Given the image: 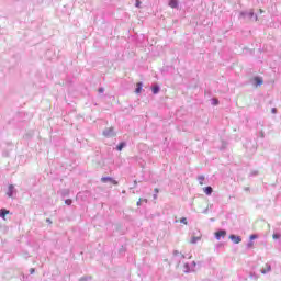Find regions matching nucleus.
<instances>
[{
  "instance_id": "obj_4",
  "label": "nucleus",
  "mask_w": 281,
  "mask_h": 281,
  "mask_svg": "<svg viewBox=\"0 0 281 281\" xmlns=\"http://www.w3.org/2000/svg\"><path fill=\"white\" fill-rule=\"evenodd\" d=\"M226 236H227V231H217V232H215L216 240H220V238H225Z\"/></svg>"
},
{
  "instance_id": "obj_15",
  "label": "nucleus",
  "mask_w": 281,
  "mask_h": 281,
  "mask_svg": "<svg viewBox=\"0 0 281 281\" xmlns=\"http://www.w3.org/2000/svg\"><path fill=\"white\" fill-rule=\"evenodd\" d=\"M124 146H126L125 143H120L116 147V150H122V148H124Z\"/></svg>"
},
{
  "instance_id": "obj_19",
  "label": "nucleus",
  "mask_w": 281,
  "mask_h": 281,
  "mask_svg": "<svg viewBox=\"0 0 281 281\" xmlns=\"http://www.w3.org/2000/svg\"><path fill=\"white\" fill-rule=\"evenodd\" d=\"M135 5H136L137 8H140V5H142V1H139V0H136V3H135Z\"/></svg>"
},
{
  "instance_id": "obj_24",
  "label": "nucleus",
  "mask_w": 281,
  "mask_h": 281,
  "mask_svg": "<svg viewBox=\"0 0 281 281\" xmlns=\"http://www.w3.org/2000/svg\"><path fill=\"white\" fill-rule=\"evenodd\" d=\"M154 192H156V194H158L159 189H158V188H155V189H154Z\"/></svg>"
},
{
  "instance_id": "obj_22",
  "label": "nucleus",
  "mask_w": 281,
  "mask_h": 281,
  "mask_svg": "<svg viewBox=\"0 0 281 281\" xmlns=\"http://www.w3.org/2000/svg\"><path fill=\"white\" fill-rule=\"evenodd\" d=\"M99 93H104V88H100Z\"/></svg>"
},
{
  "instance_id": "obj_7",
  "label": "nucleus",
  "mask_w": 281,
  "mask_h": 281,
  "mask_svg": "<svg viewBox=\"0 0 281 281\" xmlns=\"http://www.w3.org/2000/svg\"><path fill=\"white\" fill-rule=\"evenodd\" d=\"M254 82H256L257 87H260V85H263V80L260 77H255Z\"/></svg>"
},
{
  "instance_id": "obj_27",
  "label": "nucleus",
  "mask_w": 281,
  "mask_h": 281,
  "mask_svg": "<svg viewBox=\"0 0 281 281\" xmlns=\"http://www.w3.org/2000/svg\"><path fill=\"white\" fill-rule=\"evenodd\" d=\"M35 269L34 268H31L30 269V273H34Z\"/></svg>"
},
{
  "instance_id": "obj_5",
  "label": "nucleus",
  "mask_w": 281,
  "mask_h": 281,
  "mask_svg": "<svg viewBox=\"0 0 281 281\" xmlns=\"http://www.w3.org/2000/svg\"><path fill=\"white\" fill-rule=\"evenodd\" d=\"M104 137H113L115 135V132L113 131V127H109L103 132Z\"/></svg>"
},
{
  "instance_id": "obj_3",
  "label": "nucleus",
  "mask_w": 281,
  "mask_h": 281,
  "mask_svg": "<svg viewBox=\"0 0 281 281\" xmlns=\"http://www.w3.org/2000/svg\"><path fill=\"white\" fill-rule=\"evenodd\" d=\"M101 181H102V183H108V181H109L110 183H113V186H117V180H114L111 177H103V178H101Z\"/></svg>"
},
{
  "instance_id": "obj_18",
  "label": "nucleus",
  "mask_w": 281,
  "mask_h": 281,
  "mask_svg": "<svg viewBox=\"0 0 281 281\" xmlns=\"http://www.w3.org/2000/svg\"><path fill=\"white\" fill-rule=\"evenodd\" d=\"M272 238H273V240H278V238H280V235L273 234V235H272Z\"/></svg>"
},
{
  "instance_id": "obj_17",
  "label": "nucleus",
  "mask_w": 281,
  "mask_h": 281,
  "mask_svg": "<svg viewBox=\"0 0 281 281\" xmlns=\"http://www.w3.org/2000/svg\"><path fill=\"white\" fill-rule=\"evenodd\" d=\"M250 240H256V238H258V235L254 234V235H250Z\"/></svg>"
},
{
  "instance_id": "obj_28",
  "label": "nucleus",
  "mask_w": 281,
  "mask_h": 281,
  "mask_svg": "<svg viewBox=\"0 0 281 281\" xmlns=\"http://www.w3.org/2000/svg\"><path fill=\"white\" fill-rule=\"evenodd\" d=\"M155 199H157V195H154Z\"/></svg>"
},
{
  "instance_id": "obj_8",
  "label": "nucleus",
  "mask_w": 281,
  "mask_h": 281,
  "mask_svg": "<svg viewBox=\"0 0 281 281\" xmlns=\"http://www.w3.org/2000/svg\"><path fill=\"white\" fill-rule=\"evenodd\" d=\"M203 192L206 193L207 196H210L212 192H214V190L212 189V187H205L203 189Z\"/></svg>"
},
{
  "instance_id": "obj_1",
  "label": "nucleus",
  "mask_w": 281,
  "mask_h": 281,
  "mask_svg": "<svg viewBox=\"0 0 281 281\" xmlns=\"http://www.w3.org/2000/svg\"><path fill=\"white\" fill-rule=\"evenodd\" d=\"M203 238V234L200 233V231H198L196 233L193 234V236L190 239V245H196V243H199V240H201Z\"/></svg>"
},
{
  "instance_id": "obj_2",
  "label": "nucleus",
  "mask_w": 281,
  "mask_h": 281,
  "mask_svg": "<svg viewBox=\"0 0 281 281\" xmlns=\"http://www.w3.org/2000/svg\"><path fill=\"white\" fill-rule=\"evenodd\" d=\"M229 240H232L235 245H238L240 243H243V238H240V236L238 235H229Z\"/></svg>"
},
{
  "instance_id": "obj_20",
  "label": "nucleus",
  "mask_w": 281,
  "mask_h": 281,
  "mask_svg": "<svg viewBox=\"0 0 281 281\" xmlns=\"http://www.w3.org/2000/svg\"><path fill=\"white\" fill-rule=\"evenodd\" d=\"M65 203H66V205H71L72 201H71V199H68L65 201Z\"/></svg>"
},
{
  "instance_id": "obj_10",
  "label": "nucleus",
  "mask_w": 281,
  "mask_h": 281,
  "mask_svg": "<svg viewBox=\"0 0 281 281\" xmlns=\"http://www.w3.org/2000/svg\"><path fill=\"white\" fill-rule=\"evenodd\" d=\"M269 271H271V266L267 265L261 269V273H269Z\"/></svg>"
},
{
  "instance_id": "obj_23",
  "label": "nucleus",
  "mask_w": 281,
  "mask_h": 281,
  "mask_svg": "<svg viewBox=\"0 0 281 281\" xmlns=\"http://www.w3.org/2000/svg\"><path fill=\"white\" fill-rule=\"evenodd\" d=\"M248 247L251 249V247H254V243L250 241V243L248 244Z\"/></svg>"
},
{
  "instance_id": "obj_9",
  "label": "nucleus",
  "mask_w": 281,
  "mask_h": 281,
  "mask_svg": "<svg viewBox=\"0 0 281 281\" xmlns=\"http://www.w3.org/2000/svg\"><path fill=\"white\" fill-rule=\"evenodd\" d=\"M8 214H10V211L2 209L0 210V216L1 218H5V216H8Z\"/></svg>"
},
{
  "instance_id": "obj_16",
  "label": "nucleus",
  "mask_w": 281,
  "mask_h": 281,
  "mask_svg": "<svg viewBox=\"0 0 281 281\" xmlns=\"http://www.w3.org/2000/svg\"><path fill=\"white\" fill-rule=\"evenodd\" d=\"M180 223H182L183 225H188V218L186 217L180 218Z\"/></svg>"
},
{
  "instance_id": "obj_6",
  "label": "nucleus",
  "mask_w": 281,
  "mask_h": 281,
  "mask_svg": "<svg viewBox=\"0 0 281 281\" xmlns=\"http://www.w3.org/2000/svg\"><path fill=\"white\" fill-rule=\"evenodd\" d=\"M179 7V1L177 0H169V8H178Z\"/></svg>"
},
{
  "instance_id": "obj_12",
  "label": "nucleus",
  "mask_w": 281,
  "mask_h": 281,
  "mask_svg": "<svg viewBox=\"0 0 281 281\" xmlns=\"http://www.w3.org/2000/svg\"><path fill=\"white\" fill-rule=\"evenodd\" d=\"M198 181H199L200 186H203L204 181H205V176H199Z\"/></svg>"
},
{
  "instance_id": "obj_13",
  "label": "nucleus",
  "mask_w": 281,
  "mask_h": 281,
  "mask_svg": "<svg viewBox=\"0 0 281 281\" xmlns=\"http://www.w3.org/2000/svg\"><path fill=\"white\" fill-rule=\"evenodd\" d=\"M151 91H153L154 95H157V93H159V86H154L151 88Z\"/></svg>"
},
{
  "instance_id": "obj_26",
  "label": "nucleus",
  "mask_w": 281,
  "mask_h": 281,
  "mask_svg": "<svg viewBox=\"0 0 281 281\" xmlns=\"http://www.w3.org/2000/svg\"><path fill=\"white\" fill-rule=\"evenodd\" d=\"M137 205H142V199L137 201Z\"/></svg>"
},
{
  "instance_id": "obj_25",
  "label": "nucleus",
  "mask_w": 281,
  "mask_h": 281,
  "mask_svg": "<svg viewBox=\"0 0 281 281\" xmlns=\"http://www.w3.org/2000/svg\"><path fill=\"white\" fill-rule=\"evenodd\" d=\"M173 256H179V250H176V251L173 252Z\"/></svg>"
},
{
  "instance_id": "obj_21",
  "label": "nucleus",
  "mask_w": 281,
  "mask_h": 281,
  "mask_svg": "<svg viewBox=\"0 0 281 281\" xmlns=\"http://www.w3.org/2000/svg\"><path fill=\"white\" fill-rule=\"evenodd\" d=\"M271 113H273V114L278 113V109L272 108V109H271Z\"/></svg>"
},
{
  "instance_id": "obj_14",
  "label": "nucleus",
  "mask_w": 281,
  "mask_h": 281,
  "mask_svg": "<svg viewBox=\"0 0 281 281\" xmlns=\"http://www.w3.org/2000/svg\"><path fill=\"white\" fill-rule=\"evenodd\" d=\"M12 192H14V186H9L8 196H12Z\"/></svg>"
},
{
  "instance_id": "obj_11",
  "label": "nucleus",
  "mask_w": 281,
  "mask_h": 281,
  "mask_svg": "<svg viewBox=\"0 0 281 281\" xmlns=\"http://www.w3.org/2000/svg\"><path fill=\"white\" fill-rule=\"evenodd\" d=\"M142 87H143L142 82H138V83L136 85L135 93H142Z\"/></svg>"
}]
</instances>
